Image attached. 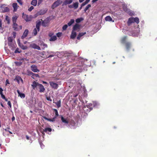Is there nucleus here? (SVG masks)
<instances>
[{
  "mask_svg": "<svg viewBox=\"0 0 157 157\" xmlns=\"http://www.w3.org/2000/svg\"><path fill=\"white\" fill-rule=\"evenodd\" d=\"M34 9V7L33 6H31L29 9L28 11L30 12L33 9Z\"/></svg>",
  "mask_w": 157,
  "mask_h": 157,
  "instance_id": "864d4df0",
  "label": "nucleus"
},
{
  "mask_svg": "<svg viewBox=\"0 0 157 157\" xmlns=\"http://www.w3.org/2000/svg\"><path fill=\"white\" fill-rule=\"evenodd\" d=\"M44 119L45 120H47L48 121H49L50 122H54V121H55V119H56V117H53L52 119H50V118H46V117H45Z\"/></svg>",
  "mask_w": 157,
  "mask_h": 157,
  "instance_id": "c9c22d12",
  "label": "nucleus"
},
{
  "mask_svg": "<svg viewBox=\"0 0 157 157\" xmlns=\"http://www.w3.org/2000/svg\"><path fill=\"white\" fill-rule=\"evenodd\" d=\"M17 92L19 96H20L21 98H25V95L24 94L20 92L19 90H17Z\"/></svg>",
  "mask_w": 157,
  "mask_h": 157,
  "instance_id": "c756f323",
  "label": "nucleus"
},
{
  "mask_svg": "<svg viewBox=\"0 0 157 157\" xmlns=\"http://www.w3.org/2000/svg\"><path fill=\"white\" fill-rule=\"evenodd\" d=\"M15 63L18 66H20L22 64V63L18 62H16Z\"/></svg>",
  "mask_w": 157,
  "mask_h": 157,
  "instance_id": "603ef678",
  "label": "nucleus"
},
{
  "mask_svg": "<svg viewBox=\"0 0 157 157\" xmlns=\"http://www.w3.org/2000/svg\"><path fill=\"white\" fill-rule=\"evenodd\" d=\"M10 48V37H8V41L6 40L5 41V50L7 54L10 52L9 48Z\"/></svg>",
  "mask_w": 157,
  "mask_h": 157,
  "instance_id": "39448f33",
  "label": "nucleus"
},
{
  "mask_svg": "<svg viewBox=\"0 0 157 157\" xmlns=\"http://www.w3.org/2000/svg\"><path fill=\"white\" fill-rule=\"evenodd\" d=\"M30 46L33 48L36 49L38 50H41L40 47L39 46L35 44H31L30 45Z\"/></svg>",
  "mask_w": 157,
  "mask_h": 157,
  "instance_id": "f3484780",
  "label": "nucleus"
},
{
  "mask_svg": "<svg viewBox=\"0 0 157 157\" xmlns=\"http://www.w3.org/2000/svg\"><path fill=\"white\" fill-rule=\"evenodd\" d=\"M47 9L45 8L41 9L34 15V17H36L38 16L43 15L47 12Z\"/></svg>",
  "mask_w": 157,
  "mask_h": 157,
  "instance_id": "0eeeda50",
  "label": "nucleus"
},
{
  "mask_svg": "<svg viewBox=\"0 0 157 157\" xmlns=\"http://www.w3.org/2000/svg\"><path fill=\"white\" fill-rule=\"evenodd\" d=\"M55 104H56V105L57 107L58 108H59L61 106V101L60 100H59L57 102H55Z\"/></svg>",
  "mask_w": 157,
  "mask_h": 157,
  "instance_id": "a19ab883",
  "label": "nucleus"
},
{
  "mask_svg": "<svg viewBox=\"0 0 157 157\" xmlns=\"http://www.w3.org/2000/svg\"><path fill=\"white\" fill-rule=\"evenodd\" d=\"M91 6V5L90 4H88V5L85 7L84 10V11L85 12H86V11L88 10V9Z\"/></svg>",
  "mask_w": 157,
  "mask_h": 157,
  "instance_id": "c03bdc74",
  "label": "nucleus"
},
{
  "mask_svg": "<svg viewBox=\"0 0 157 157\" xmlns=\"http://www.w3.org/2000/svg\"><path fill=\"white\" fill-rule=\"evenodd\" d=\"M123 32L124 33H125V34H127L129 35L134 36H137L139 34V33L138 32H137L136 33H131L128 30H126L124 29L123 30Z\"/></svg>",
  "mask_w": 157,
  "mask_h": 157,
  "instance_id": "1a4fd4ad",
  "label": "nucleus"
},
{
  "mask_svg": "<svg viewBox=\"0 0 157 157\" xmlns=\"http://www.w3.org/2000/svg\"><path fill=\"white\" fill-rule=\"evenodd\" d=\"M26 139L27 140H30L29 137L28 135H26Z\"/></svg>",
  "mask_w": 157,
  "mask_h": 157,
  "instance_id": "69168bd1",
  "label": "nucleus"
},
{
  "mask_svg": "<svg viewBox=\"0 0 157 157\" xmlns=\"http://www.w3.org/2000/svg\"><path fill=\"white\" fill-rule=\"evenodd\" d=\"M139 22V19L138 17H131L128 19L127 23L128 26H130L133 23H135L137 24Z\"/></svg>",
  "mask_w": 157,
  "mask_h": 157,
  "instance_id": "7ed1b4c3",
  "label": "nucleus"
},
{
  "mask_svg": "<svg viewBox=\"0 0 157 157\" xmlns=\"http://www.w3.org/2000/svg\"><path fill=\"white\" fill-rule=\"evenodd\" d=\"M14 81L17 82L18 83H20V81L22 82H23V80L21 78L18 76H17L14 79Z\"/></svg>",
  "mask_w": 157,
  "mask_h": 157,
  "instance_id": "393cba45",
  "label": "nucleus"
},
{
  "mask_svg": "<svg viewBox=\"0 0 157 157\" xmlns=\"http://www.w3.org/2000/svg\"><path fill=\"white\" fill-rule=\"evenodd\" d=\"M127 38L126 36H124L122 37L121 40V42L122 43L124 44L126 43V40Z\"/></svg>",
  "mask_w": 157,
  "mask_h": 157,
  "instance_id": "e433bc0d",
  "label": "nucleus"
},
{
  "mask_svg": "<svg viewBox=\"0 0 157 157\" xmlns=\"http://www.w3.org/2000/svg\"><path fill=\"white\" fill-rule=\"evenodd\" d=\"M54 53L52 54L51 55H50L48 57V58L52 57L54 56Z\"/></svg>",
  "mask_w": 157,
  "mask_h": 157,
  "instance_id": "e2e57ef3",
  "label": "nucleus"
},
{
  "mask_svg": "<svg viewBox=\"0 0 157 157\" xmlns=\"http://www.w3.org/2000/svg\"><path fill=\"white\" fill-rule=\"evenodd\" d=\"M18 44L19 46L23 50H25L27 48V46H25L23 44H21L19 41H18Z\"/></svg>",
  "mask_w": 157,
  "mask_h": 157,
  "instance_id": "7c9ffc66",
  "label": "nucleus"
},
{
  "mask_svg": "<svg viewBox=\"0 0 157 157\" xmlns=\"http://www.w3.org/2000/svg\"><path fill=\"white\" fill-rule=\"evenodd\" d=\"M86 34V32L81 33H80L78 35L77 38L78 40H80V38L83 36L84 35Z\"/></svg>",
  "mask_w": 157,
  "mask_h": 157,
  "instance_id": "f704fd0d",
  "label": "nucleus"
},
{
  "mask_svg": "<svg viewBox=\"0 0 157 157\" xmlns=\"http://www.w3.org/2000/svg\"><path fill=\"white\" fill-rule=\"evenodd\" d=\"M18 17L16 15H13L12 18L13 23H16Z\"/></svg>",
  "mask_w": 157,
  "mask_h": 157,
  "instance_id": "2f4dec72",
  "label": "nucleus"
},
{
  "mask_svg": "<svg viewBox=\"0 0 157 157\" xmlns=\"http://www.w3.org/2000/svg\"><path fill=\"white\" fill-rule=\"evenodd\" d=\"M40 83H39L37 82H36L35 81H33V82L32 84V86L33 87V89H35L37 87H38Z\"/></svg>",
  "mask_w": 157,
  "mask_h": 157,
  "instance_id": "b1692460",
  "label": "nucleus"
},
{
  "mask_svg": "<svg viewBox=\"0 0 157 157\" xmlns=\"http://www.w3.org/2000/svg\"><path fill=\"white\" fill-rule=\"evenodd\" d=\"M38 87L39 89V92L40 93L44 92L45 90L44 86L41 84H40Z\"/></svg>",
  "mask_w": 157,
  "mask_h": 157,
  "instance_id": "aec40b11",
  "label": "nucleus"
},
{
  "mask_svg": "<svg viewBox=\"0 0 157 157\" xmlns=\"http://www.w3.org/2000/svg\"><path fill=\"white\" fill-rule=\"evenodd\" d=\"M105 20L106 21L114 22V21L112 19V18L110 16H106L105 18Z\"/></svg>",
  "mask_w": 157,
  "mask_h": 157,
  "instance_id": "cd10ccee",
  "label": "nucleus"
},
{
  "mask_svg": "<svg viewBox=\"0 0 157 157\" xmlns=\"http://www.w3.org/2000/svg\"><path fill=\"white\" fill-rule=\"evenodd\" d=\"M21 52V50H20L18 48H17L15 51L14 52L15 53H20Z\"/></svg>",
  "mask_w": 157,
  "mask_h": 157,
  "instance_id": "8fccbe9b",
  "label": "nucleus"
},
{
  "mask_svg": "<svg viewBox=\"0 0 157 157\" xmlns=\"http://www.w3.org/2000/svg\"><path fill=\"white\" fill-rule=\"evenodd\" d=\"M68 25H64L63 27V28H62V29H63V30H65L66 29H67V27H68Z\"/></svg>",
  "mask_w": 157,
  "mask_h": 157,
  "instance_id": "de8ad7c7",
  "label": "nucleus"
},
{
  "mask_svg": "<svg viewBox=\"0 0 157 157\" xmlns=\"http://www.w3.org/2000/svg\"><path fill=\"white\" fill-rule=\"evenodd\" d=\"M52 131V129L50 128H46L44 130V132H45L48 134H51V132Z\"/></svg>",
  "mask_w": 157,
  "mask_h": 157,
  "instance_id": "5701e85b",
  "label": "nucleus"
},
{
  "mask_svg": "<svg viewBox=\"0 0 157 157\" xmlns=\"http://www.w3.org/2000/svg\"><path fill=\"white\" fill-rule=\"evenodd\" d=\"M2 98L4 99H5L6 101H7V100L5 98V96H4V95H2L1 96Z\"/></svg>",
  "mask_w": 157,
  "mask_h": 157,
  "instance_id": "052dcab7",
  "label": "nucleus"
},
{
  "mask_svg": "<svg viewBox=\"0 0 157 157\" xmlns=\"http://www.w3.org/2000/svg\"><path fill=\"white\" fill-rule=\"evenodd\" d=\"M46 99L47 100L50 101H52V99H51L50 97H46Z\"/></svg>",
  "mask_w": 157,
  "mask_h": 157,
  "instance_id": "6e6d98bb",
  "label": "nucleus"
},
{
  "mask_svg": "<svg viewBox=\"0 0 157 157\" xmlns=\"http://www.w3.org/2000/svg\"><path fill=\"white\" fill-rule=\"evenodd\" d=\"M41 45L42 47V48L43 50H44L45 48L47 47V44H41Z\"/></svg>",
  "mask_w": 157,
  "mask_h": 157,
  "instance_id": "a18cd8bd",
  "label": "nucleus"
},
{
  "mask_svg": "<svg viewBox=\"0 0 157 157\" xmlns=\"http://www.w3.org/2000/svg\"><path fill=\"white\" fill-rule=\"evenodd\" d=\"M78 6V2H76L73 3L72 5H71L68 6L69 8H74L75 9H77Z\"/></svg>",
  "mask_w": 157,
  "mask_h": 157,
  "instance_id": "4468645a",
  "label": "nucleus"
},
{
  "mask_svg": "<svg viewBox=\"0 0 157 157\" xmlns=\"http://www.w3.org/2000/svg\"><path fill=\"white\" fill-rule=\"evenodd\" d=\"M29 33V30L27 29H25L21 37V38L22 39H24L27 36Z\"/></svg>",
  "mask_w": 157,
  "mask_h": 157,
  "instance_id": "a211bd4d",
  "label": "nucleus"
},
{
  "mask_svg": "<svg viewBox=\"0 0 157 157\" xmlns=\"http://www.w3.org/2000/svg\"><path fill=\"white\" fill-rule=\"evenodd\" d=\"M10 18L7 16H6V17L5 20L7 21V23L9 24L10 23Z\"/></svg>",
  "mask_w": 157,
  "mask_h": 157,
  "instance_id": "49530a36",
  "label": "nucleus"
},
{
  "mask_svg": "<svg viewBox=\"0 0 157 157\" xmlns=\"http://www.w3.org/2000/svg\"><path fill=\"white\" fill-rule=\"evenodd\" d=\"M27 74H28V75H32L33 74V73L31 71H29V70H28L27 71Z\"/></svg>",
  "mask_w": 157,
  "mask_h": 157,
  "instance_id": "09e8293b",
  "label": "nucleus"
},
{
  "mask_svg": "<svg viewBox=\"0 0 157 157\" xmlns=\"http://www.w3.org/2000/svg\"><path fill=\"white\" fill-rule=\"evenodd\" d=\"M42 25L43 26L45 27L46 26V23L43 21L42 22Z\"/></svg>",
  "mask_w": 157,
  "mask_h": 157,
  "instance_id": "5fc2aeb1",
  "label": "nucleus"
},
{
  "mask_svg": "<svg viewBox=\"0 0 157 157\" xmlns=\"http://www.w3.org/2000/svg\"><path fill=\"white\" fill-rule=\"evenodd\" d=\"M47 52L48 54H54V52H48V51Z\"/></svg>",
  "mask_w": 157,
  "mask_h": 157,
  "instance_id": "0e129e2a",
  "label": "nucleus"
},
{
  "mask_svg": "<svg viewBox=\"0 0 157 157\" xmlns=\"http://www.w3.org/2000/svg\"><path fill=\"white\" fill-rule=\"evenodd\" d=\"M12 6L14 9L13 11H16L17 9V4L16 3H14L12 5Z\"/></svg>",
  "mask_w": 157,
  "mask_h": 157,
  "instance_id": "72a5a7b5",
  "label": "nucleus"
},
{
  "mask_svg": "<svg viewBox=\"0 0 157 157\" xmlns=\"http://www.w3.org/2000/svg\"><path fill=\"white\" fill-rule=\"evenodd\" d=\"M126 50L127 51H129L132 47L131 44L128 42H127L125 44Z\"/></svg>",
  "mask_w": 157,
  "mask_h": 157,
  "instance_id": "6ab92c4d",
  "label": "nucleus"
},
{
  "mask_svg": "<svg viewBox=\"0 0 157 157\" xmlns=\"http://www.w3.org/2000/svg\"><path fill=\"white\" fill-rule=\"evenodd\" d=\"M75 22V20L73 19H71L70 21L67 23V25L68 26H71Z\"/></svg>",
  "mask_w": 157,
  "mask_h": 157,
  "instance_id": "4c0bfd02",
  "label": "nucleus"
},
{
  "mask_svg": "<svg viewBox=\"0 0 157 157\" xmlns=\"http://www.w3.org/2000/svg\"><path fill=\"white\" fill-rule=\"evenodd\" d=\"M13 28L14 30L16 31H18L19 30V29L18 28V25L16 23H13Z\"/></svg>",
  "mask_w": 157,
  "mask_h": 157,
  "instance_id": "a878e982",
  "label": "nucleus"
},
{
  "mask_svg": "<svg viewBox=\"0 0 157 157\" xmlns=\"http://www.w3.org/2000/svg\"><path fill=\"white\" fill-rule=\"evenodd\" d=\"M40 144L41 148H43L44 147V145L41 143L40 142Z\"/></svg>",
  "mask_w": 157,
  "mask_h": 157,
  "instance_id": "13d9d810",
  "label": "nucleus"
},
{
  "mask_svg": "<svg viewBox=\"0 0 157 157\" xmlns=\"http://www.w3.org/2000/svg\"><path fill=\"white\" fill-rule=\"evenodd\" d=\"M98 0H92V2L93 3H94L95 2H96Z\"/></svg>",
  "mask_w": 157,
  "mask_h": 157,
  "instance_id": "774afa93",
  "label": "nucleus"
},
{
  "mask_svg": "<svg viewBox=\"0 0 157 157\" xmlns=\"http://www.w3.org/2000/svg\"><path fill=\"white\" fill-rule=\"evenodd\" d=\"M123 9L124 10L128 13L130 16H132L134 15V12L129 9H128L127 8L123 7Z\"/></svg>",
  "mask_w": 157,
  "mask_h": 157,
  "instance_id": "9d476101",
  "label": "nucleus"
},
{
  "mask_svg": "<svg viewBox=\"0 0 157 157\" xmlns=\"http://www.w3.org/2000/svg\"><path fill=\"white\" fill-rule=\"evenodd\" d=\"M76 83L78 87H80V86H81V90H82L84 92V94L86 92V89L85 88V87L84 86H81V84L80 83V82H76Z\"/></svg>",
  "mask_w": 157,
  "mask_h": 157,
  "instance_id": "2eb2a0df",
  "label": "nucleus"
},
{
  "mask_svg": "<svg viewBox=\"0 0 157 157\" xmlns=\"http://www.w3.org/2000/svg\"><path fill=\"white\" fill-rule=\"evenodd\" d=\"M39 77L40 76L38 74H35L33 73L32 76V77L33 79H34V77L39 78Z\"/></svg>",
  "mask_w": 157,
  "mask_h": 157,
  "instance_id": "37998d69",
  "label": "nucleus"
},
{
  "mask_svg": "<svg viewBox=\"0 0 157 157\" xmlns=\"http://www.w3.org/2000/svg\"><path fill=\"white\" fill-rule=\"evenodd\" d=\"M82 6H85V5H86V4L84 2L82 3Z\"/></svg>",
  "mask_w": 157,
  "mask_h": 157,
  "instance_id": "338daca9",
  "label": "nucleus"
},
{
  "mask_svg": "<svg viewBox=\"0 0 157 157\" xmlns=\"http://www.w3.org/2000/svg\"><path fill=\"white\" fill-rule=\"evenodd\" d=\"M83 20V18L81 17L76 19L75 21L77 23H79Z\"/></svg>",
  "mask_w": 157,
  "mask_h": 157,
  "instance_id": "79ce46f5",
  "label": "nucleus"
},
{
  "mask_svg": "<svg viewBox=\"0 0 157 157\" xmlns=\"http://www.w3.org/2000/svg\"><path fill=\"white\" fill-rule=\"evenodd\" d=\"M2 98L4 99H5L6 101H7V100L5 98V96H4V95H2L1 96Z\"/></svg>",
  "mask_w": 157,
  "mask_h": 157,
  "instance_id": "bf43d9fd",
  "label": "nucleus"
},
{
  "mask_svg": "<svg viewBox=\"0 0 157 157\" xmlns=\"http://www.w3.org/2000/svg\"><path fill=\"white\" fill-rule=\"evenodd\" d=\"M49 36L50 37L49 39L50 41H54L57 39L56 36L53 35L52 33H50L49 34Z\"/></svg>",
  "mask_w": 157,
  "mask_h": 157,
  "instance_id": "f8f14e48",
  "label": "nucleus"
},
{
  "mask_svg": "<svg viewBox=\"0 0 157 157\" xmlns=\"http://www.w3.org/2000/svg\"><path fill=\"white\" fill-rule=\"evenodd\" d=\"M100 104L98 102L94 101L92 103H90L88 105H87L86 107L85 106L83 108V109L85 111V109L87 107L89 109V110H87V111H90L93 109V108H98Z\"/></svg>",
  "mask_w": 157,
  "mask_h": 157,
  "instance_id": "f03ea898",
  "label": "nucleus"
},
{
  "mask_svg": "<svg viewBox=\"0 0 157 157\" xmlns=\"http://www.w3.org/2000/svg\"><path fill=\"white\" fill-rule=\"evenodd\" d=\"M17 2L20 5H22V2L21 1V0H17Z\"/></svg>",
  "mask_w": 157,
  "mask_h": 157,
  "instance_id": "4d7b16f0",
  "label": "nucleus"
},
{
  "mask_svg": "<svg viewBox=\"0 0 157 157\" xmlns=\"http://www.w3.org/2000/svg\"><path fill=\"white\" fill-rule=\"evenodd\" d=\"M76 35V32H75V31H73L72 30V32L71 34V37L72 39H74L75 38Z\"/></svg>",
  "mask_w": 157,
  "mask_h": 157,
  "instance_id": "473e14b6",
  "label": "nucleus"
},
{
  "mask_svg": "<svg viewBox=\"0 0 157 157\" xmlns=\"http://www.w3.org/2000/svg\"><path fill=\"white\" fill-rule=\"evenodd\" d=\"M66 54L67 56L68 60L69 62H71L72 61H73L75 59V55L72 52H67Z\"/></svg>",
  "mask_w": 157,
  "mask_h": 157,
  "instance_id": "20e7f679",
  "label": "nucleus"
},
{
  "mask_svg": "<svg viewBox=\"0 0 157 157\" xmlns=\"http://www.w3.org/2000/svg\"><path fill=\"white\" fill-rule=\"evenodd\" d=\"M62 2L63 1L62 0H57L53 4L52 6V8L54 9L60 5Z\"/></svg>",
  "mask_w": 157,
  "mask_h": 157,
  "instance_id": "6e6552de",
  "label": "nucleus"
},
{
  "mask_svg": "<svg viewBox=\"0 0 157 157\" xmlns=\"http://www.w3.org/2000/svg\"><path fill=\"white\" fill-rule=\"evenodd\" d=\"M12 34H13V37L14 38H15L16 37V32H14Z\"/></svg>",
  "mask_w": 157,
  "mask_h": 157,
  "instance_id": "680f3d73",
  "label": "nucleus"
},
{
  "mask_svg": "<svg viewBox=\"0 0 157 157\" xmlns=\"http://www.w3.org/2000/svg\"><path fill=\"white\" fill-rule=\"evenodd\" d=\"M87 61V59H79L78 63H76L75 64H73L75 67L72 68L71 71L72 72H81L82 71H86L87 67H90L91 65L90 64L89 65L86 64Z\"/></svg>",
  "mask_w": 157,
  "mask_h": 157,
  "instance_id": "f257e3e1",
  "label": "nucleus"
},
{
  "mask_svg": "<svg viewBox=\"0 0 157 157\" xmlns=\"http://www.w3.org/2000/svg\"><path fill=\"white\" fill-rule=\"evenodd\" d=\"M61 120L65 124H67L68 123V121L66 118H64L63 117L61 116Z\"/></svg>",
  "mask_w": 157,
  "mask_h": 157,
  "instance_id": "bb28decb",
  "label": "nucleus"
},
{
  "mask_svg": "<svg viewBox=\"0 0 157 157\" xmlns=\"http://www.w3.org/2000/svg\"><path fill=\"white\" fill-rule=\"evenodd\" d=\"M49 84L51 87L54 89H57L58 87V85L53 81H50Z\"/></svg>",
  "mask_w": 157,
  "mask_h": 157,
  "instance_id": "9b49d317",
  "label": "nucleus"
},
{
  "mask_svg": "<svg viewBox=\"0 0 157 157\" xmlns=\"http://www.w3.org/2000/svg\"><path fill=\"white\" fill-rule=\"evenodd\" d=\"M80 25L77 24H76L73 26V30L74 31H78L80 30Z\"/></svg>",
  "mask_w": 157,
  "mask_h": 157,
  "instance_id": "4be33fe9",
  "label": "nucleus"
},
{
  "mask_svg": "<svg viewBox=\"0 0 157 157\" xmlns=\"http://www.w3.org/2000/svg\"><path fill=\"white\" fill-rule=\"evenodd\" d=\"M37 4V0H33L31 2V4L34 6H36Z\"/></svg>",
  "mask_w": 157,
  "mask_h": 157,
  "instance_id": "ea45409f",
  "label": "nucleus"
},
{
  "mask_svg": "<svg viewBox=\"0 0 157 157\" xmlns=\"http://www.w3.org/2000/svg\"><path fill=\"white\" fill-rule=\"evenodd\" d=\"M41 22L40 21H37L36 22V28L33 30V33L34 36H36L37 34V30L38 31L40 30V27L41 25Z\"/></svg>",
  "mask_w": 157,
  "mask_h": 157,
  "instance_id": "423d86ee",
  "label": "nucleus"
},
{
  "mask_svg": "<svg viewBox=\"0 0 157 157\" xmlns=\"http://www.w3.org/2000/svg\"><path fill=\"white\" fill-rule=\"evenodd\" d=\"M31 70L34 72H39L40 71L38 69L37 67L35 65H32L31 66Z\"/></svg>",
  "mask_w": 157,
  "mask_h": 157,
  "instance_id": "ddd939ff",
  "label": "nucleus"
},
{
  "mask_svg": "<svg viewBox=\"0 0 157 157\" xmlns=\"http://www.w3.org/2000/svg\"><path fill=\"white\" fill-rule=\"evenodd\" d=\"M53 110H54V113H55V116L54 117H56V118L59 115L58 111L56 109H53Z\"/></svg>",
  "mask_w": 157,
  "mask_h": 157,
  "instance_id": "58836bf2",
  "label": "nucleus"
},
{
  "mask_svg": "<svg viewBox=\"0 0 157 157\" xmlns=\"http://www.w3.org/2000/svg\"><path fill=\"white\" fill-rule=\"evenodd\" d=\"M61 35H62V33H61L58 32L56 33V36L58 37H60L61 36Z\"/></svg>",
  "mask_w": 157,
  "mask_h": 157,
  "instance_id": "3c124183",
  "label": "nucleus"
},
{
  "mask_svg": "<svg viewBox=\"0 0 157 157\" xmlns=\"http://www.w3.org/2000/svg\"><path fill=\"white\" fill-rule=\"evenodd\" d=\"M23 17L26 21H30L31 20V18L26 14H24V13H23Z\"/></svg>",
  "mask_w": 157,
  "mask_h": 157,
  "instance_id": "412c9836",
  "label": "nucleus"
},
{
  "mask_svg": "<svg viewBox=\"0 0 157 157\" xmlns=\"http://www.w3.org/2000/svg\"><path fill=\"white\" fill-rule=\"evenodd\" d=\"M1 9L2 12H7L9 10V8L4 5L1 6Z\"/></svg>",
  "mask_w": 157,
  "mask_h": 157,
  "instance_id": "dca6fc26",
  "label": "nucleus"
},
{
  "mask_svg": "<svg viewBox=\"0 0 157 157\" xmlns=\"http://www.w3.org/2000/svg\"><path fill=\"white\" fill-rule=\"evenodd\" d=\"M73 2V0H65L63 2V5H67Z\"/></svg>",
  "mask_w": 157,
  "mask_h": 157,
  "instance_id": "c85d7f7f",
  "label": "nucleus"
}]
</instances>
